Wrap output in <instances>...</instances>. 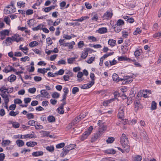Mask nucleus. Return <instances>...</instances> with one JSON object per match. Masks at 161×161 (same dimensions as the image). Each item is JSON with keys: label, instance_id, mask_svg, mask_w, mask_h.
<instances>
[{"label": "nucleus", "instance_id": "nucleus-30", "mask_svg": "<svg viewBox=\"0 0 161 161\" xmlns=\"http://www.w3.org/2000/svg\"><path fill=\"white\" fill-rule=\"evenodd\" d=\"M156 108L157 103L154 101H153L152 103L151 109V110H155Z\"/></svg>", "mask_w": 161, "mask_h": 161}, {"label": "nucleus", "instance_id": "nucleus-50", "mask_svg": "<svg viewBox=\"0 0 161 161\" xmlns=\"http://www.w3.org/2000/svg\"><path fill=\"white\" fill-rule=\"evenodd\" d=\"M84 45V42L82 41H80L78 43V46L79 48H82L83 47V46Z\"/></svg>", "mask_w": 161, "mask_h": 161}, {"label": "nucleus", "instance_id": "nucleus-5", "mask_svg": "<svg viewBox=\"0 0 161 161\" xmlns=\"http://www.w3.org/2000/svg\"><path fill=\"white\" fill-rule=\"evenodd\" d=\"M16 69L13 68L11 66L8 65L5 67V69L3 70V72L7 73L11 71H13L14 72H16Z\"/></svg>", "mask_w": 161, "mask_h": 161}, {"label": "nucleus", "instance_id": "nucleus-32", "mask_svg": "<svg viewBox=\"0 0 161 161\" xmlns=\"http://www.w3.org/2000/svg\"><path fill=\"white\" fill-rule=\"evenodd\" d=\"M77 58L76 57H74V58H69L68 59V63L69 64H72L73 63V62L75 61V59H76Z\"/></svg>", "mask_w": 161, "mask_h": 161}, {"label": "nucleus", "instance_id": "nucleus-48", "mask_svg": "<svg viewBox=\"0 0 161 161\" xmlns=\"http://www.w3.org/2000/svg\"><path fill=\"white\" fill-rule=\"evenodd\" d=\"M88 39L89 40H91L92 42H95L97 41V40L96 38L93 36H89Z\"/></svg>", "mask_w": 161, "mask_h": 161}, {"label": "nucleus", "instance_id": "nucleus-52", "mask_svg": "<svg viewBox=\"0 0 161 161\" xmlns=\"http://www.w3.org/2000/svg\"><path fill=\"white\" fill-rule=\"evenodd\" d=\"M35 126L36 129H42L43 128V126L42 125H40L38 124H36Z\"/></svg>", "mask_w": 161, "mask_h": 161}, {"label": "nucleus", "instance_id": "nucleus-4", "mask_svg": "<svg viewBox=\"0 0 161 161\" xmlns=\"http://www.w3.org/2000/svg\"><path fill=\"white\" fill-rule=\"evenodd\" d=\"M103 130L101 129H99L98 132L94 134V135L91 139L92 142H94L97 140L102 135L103 132Z\"/></svg>", "mask_w": 161, "mask_h": 161}, {"label": "nucleus", "instance_id": "nucleus-64", "mask_svg": "<svg viewBox=\"0 0 161 161\" xmlns=\"http://www.w3.org/2000/svg\"><path fill=\"white\" fill-rule=\"evenodd\" d=\"M46 41L47 43L49 45H51L53 43L51 38L49 37H48L46 39Z\"/></svg>", "mask_w": 161, "mask_h": 161}, {"label": "nucleus", "instance_id": "nucleus-24", "mask_svg": "<svg viewBox=\"0 0 161 161\" xmlns=\"http://www.w3.org/2000/svg\"><path fill=\"white\" fill-rule=\"evenodd\" d=\"M47 120L49 122H53L55 121V118L53 116H49L47 117Z\"/></svg>", "mask_w": 161, "mask_h": 161}, {"label": "nucleus", "instance_id": "nucleus-12", "mask_svg": "<svg viewBox=\"0 0 161 161\" xmlns=\"http://www.w3.org/2000/svg\"><path fill=\"white\" fill-rule=\"evenodd\" d=\"M123 18L126 21L130 23H132L134 22L133 18L130 16H125Z\"/></svg>", "mask_w": 161, "mask_h": 161}, {"label": "nucleus", "instance_id": "nucleus-23", "mask_svg": "<svg viewBox=\"0 0 161 161\" xmlns=\"http://www.w3.org/2000/svg\"><path fill=\"white\" fill-rule=\"evenodd\" d=\"M105 153L108 154H114L116 151L113 149H110L105 150Z\"/></svg>", "mask_w": 161, "mask_h": 161}, {"label": "nucleus", "instance_id": "nucleus-7", "mask_svg": "<svg viewBox=\"0 0 161 161\" xmlns=\"http://www.w3.org/2000/svg\"><path fill=\"white\" fill-rule=\"evenodd\" d=\"M43 152L42 151H38L32 153V155L33 157H38L43 155Z\"/></svg>", "mask_w": 161, "mask_h": 161}, {"label": "nucleus", "instance_id": "nucleus-44", "mask_svg": "<svg viewBox=\"0 0 161 161\" xmlns=\"http://www.w3.org/2000/svg\"><path fill=\"white\" fill-rule=\"evenodd\" d=\"M27 118L29 119H33L34 117V116L32 113H28L26 115Z\"/></svg>", "mask_w": 161, "mask_h": 161}, {"label": "nucleus", "instance_id": "nucleus-9", "mask_svg": "<svg viewBox=\"0 0 161 161\" xmlns=\"http://www.w3.org/2000/svg\"><path fill=\"white\" fill-rule=\"evenodd\" d=\"M118 59L119 61H128L129 60H130V58H127L125 56H121L118 58Z\"/></svg>", "mask_w": 161, "mask_h": 161}, {"label": "nucleus", "instance_id": "nucleus-28", "mask_svg": "<svg viewBox=\"0 0 161 161\" xmlns=\"http://www.w3.org/2000/svg\"><path fill=\"white\" fill-rule=\"evenodd\" d=\"M124 112L119 111L118 114V117L119 119L123 120V118H124Z\"/></svg>", "mask_w": 161, "mask_h": 161}, {"label": "nucleus", "instance_id": "nucleus-59", "mask_svg": "<svg viewBox=\"0 0 161 161\" xmlns=\"http://www.w3.org/2000/svg\"><path fill=\"white\" fill-rule=\"evenodd\" d=\"M31 100V98L30 97L26 98L24 99V101L25 103L27 104L29 103Z\"/></svg>", "mask_w": 161, "mask_h": 161}, {"label": "nucleus", "instance_id": "nucleus-49", "mask_svg": "<svg viewBox=\"0 0 161 161\" xmlns=\"http://www.w3.org/2000/svg\"><path fill=\"white\" fill-rule=\"evenodd\" d=\"M33 13V11L32 9H29L27 10L25 13L27 15H29L32 14Z\"/></svg>", "mask_w": 161, "mask_h": 161}, {"label": "nucleus", "instance_id": "nucleus-20", "mask_svg": "<svg viewBox=\"0 0 161 161\" xmlns=\"http://www.w3.org/2000/svg\"><path fill=\"white\" fill-rule=\"evenodd\" d=\"M16 143L18 147H21L24 145V142L21 140H18L16 141Z\"/></svg>", "mask_w": 161, "mask_h": 161}, {"label": "nucleus", "instance_id": "nucleus-29", "mask_svg": "<svg viewBox=\"0 0 161 161\" xmlns=\"http://www.w3.org/2000/svg\"><path fill=\"white\" fill-rule=\"evenodd\" d=\"M42 132L43 133L42 135L43 137H48L49 136L50 137H52V135H49L50 133L49 132L46 131H42Z\"/></svg>", "mask_w": 161, "mask_h": 161}, {"label": "nucleus", "instance_id": "nucleus-6", "mask_svg": "<svg viewBox=\"0 0 161 161\" xmlns=\"http://www.w3.org/2000/svg\"><path fill=\"white\" fill-rule=\"evenodd\" d=\"M113 14L112 12H110L109 11H107L102 16V17L104 19H110Z\"/></svg>", "mask_w": 161, "mask_h": 161}, {"label": "nucleus", "instance_id": "nucleus-10", "mask_svg": "<svg viewBox=\"0 0 161 161\" xmlns=\"http://www.w3.org/2000/svg\"><path fill=\"white\" fill-rule=\"evenodd\" d=\"M113 28H114V31L117 33L119 32L122 29L121 26L116 25V24L113 26Z\"/></svg>", "mask_w": 161, "mask_h": 161}, {"label": "nucleus", "instance_id": "nucleus-2", "mask_svg": "<svg viewBox=\"0 0 161 161\" xmlns=\"http://www.w3.org/2000/svg\"><path fill=\"white\" fill-rule=\"evenodd\" d=\"M23 38L20 37L19 35L18 34H14L11 37H8L6 40V43L9 44L12 43L14 41H15L17 42H18L20 41H23Z\"/></svg>", "mask_w": 161, "mask_h": 161}, {"label": "nucleus", "instance_id": "nucleus-25", "mask_svg": "<svg viewBox=\"0 0 161 161\" xmlns=\"http://www.w3.org/2000/svg\"><path fill=\"white\" fill-rule=\"evenodd\" d=\"M10 4L11 6L10 9L11 11V13H14L16 11V8L14 6V2L12 1H11Z\"/></svg>", "mask_w": 161, "mask_h": 161}, {"label": "nucleus", "instance_id": "nucleus-38", "mask_svg": "<svg viewBox=\"0 0 161 161\" xmlns=\"http://www.w3.org/2000/svg\"><path fill=\"white\" fill-rule=\"evenodd\" d=\"M79 91V89L76 87H74L72 90V93L73 94H75L76 92Z\"/></svg>", "mask_w": 161, "mask_h": 161}, {"label": "nucleus", "instance_id": "nucleus-15", "mask_svg": "<svg viewBox=\"0 0 161 161\" xmlns=\"http://www.w3.org/2000/svg\"><path fill=\"white\" fill-rule=\"evenodd\" d=\"M108 44L112 47L114 46L116 44V41L113 39H109L108 41Z\"/></svg>", "mask_w": 161, "mask_h": 161}, {"label": "nucleus", "instance_id": "nucleus-33", "mask_svg": "<svg viewBox=\"0 0 161 161\" xmlns=\"http://www.w3.org/2000/svg\"><path fill=\"white\" fill-rule=\"evenodd\" d=\"M116 25L121 26V25H123L124 24V21L122 19H119L116 24Z\"/></svg>", "mask_w": 161, "mask_h": 161}, {"label": "nucleus", "instance_id": "nucleus-58", "mask_svg": "<svg viewBox=\"0 0 161 161\" xmlns=\"http://www.w3.org/2000/svg\"><path fill=\"white\" fill-rule=\"evenodd\" d=\"M62 102H63V103L61 104V106L57 108L58 110H59L60 109H62L63 107H64V106L66 103V101H64Z\"/></svg>", "mask_w": 161, "mask_h": 161}, {"label": "nucleus", "instance_id": "nucleus-26", "mask_svg": "<svg viewBox=\"0 0 161 161\" xmlns=\"http://www.w3.org/2000/svg\"><path fill=\"white\" fill-rule=\"evenodd\" d=\"M11 122L13 127L15 128H18L19 127L20 125L18 122L14 121H11Z\"/></svg>", "mask_w": 161, "mask_h": 161}, {"label": "nucleus", "instance_id": "nucleus-42", "mask_svg": "<svg viewBox=\"0 0 161 161\" xmlns=\"http://www.w3.org/2000/svg\"><path fill=\"white\" fill-rule=\"evenodd\" d=\"M46 149L47 150L50 152H52L54 150V147L53 146H47Z\"/></svg>", "mask_w": 161, "mask_h": 161}, {"label": "nucleus", "instance_id": "nucleus-55", "mask_svg": "<svg viewBox=\"0 0 161 161\" xmlns=\"http://www.w3.org/2000/svg\"><path fill=\"white\" fill-rule=\"evenodd\" d=\"M122 36L123 37L126 38L128 36V34L127 32L124 31H123L122 33Z\"/></svg>", "mask_w": 161, "mask_h": 161}, {"label": "nucleus", "instance_id": "nucleus-61", "mask_svg": "<svg viewBox=\"0 0 161 161\" xmlns=\"http://www.w3.org/2000/svg\"><path fill=\"white\" fill-rule=\"evenodd\" d=\"M81 117L80 116L76 117V118H75V119L73 120V121L72 122H73L74 123V124L75 125V124H76L79 122V121H78V120Z\"/></svg>", "mask_w": 161, "mask_h": 161}, {"label": "nucleus", "instance_id": "nucleus-40", "mask_svg": "<svg viewBox=\"0 0 161 161\" xmlns=\"http://www.w3.org/2000/svg\"><path fill=\"white\" fill-rule=\"evenodd\" d=\"M64 73V70L63 69H60L58 72L55 73L54 74L57 75H63Z\"/></svg>", "mask_w": 161, "mask_h": 161}, {"label": "nucleus", "instance_id": "nucleus-45", "mask_svg": "<svg viewBox=\"0 0 161 161\" xmlns=\"http://www.w3.org/2000/svg\"><path fill=\"white\" fill-rule=\"evenodd\" d=\"M10 79L9 80H10V81H15L16 79V76L14 75H11L10 76Z\"/></svg>", "mask_w": 161, "mask_h": 161}, {"label": "nucleus", "instance_id": "nucleus-46", "mask_svg": "<svg viewBox=\"0 0 161 161\" xmlns=\"http://www.w3.org/2000/svg\"><path fill=\"white\" fill-rule=\"evenodd\" d=\"M63 45V46L64 47L68 46L69 48L70 49H71L73 47V46L71 44H70V43H64Z\"/></svg>", "mask_w": 161, "mask_h": 161}, {"label": "nucleus", "instance_id": "nucleus-22", "mask_svg": "<svg viewBox=\"0 0 161 161\" xmlns=\"http://www.w3.org/2000/svg\"><path fill=\"white\" fill-rule=\"evenodd\" d=\"M43 26L44 25H43L40 24L37 26L33 28L32 29L33 31H37L39 30H42Z\"/></svg>", "mask_w": 161, "mask_h": 161}, {"label": "nucleus", "instance_id": "nucleus-13", "mask_svg": "<svg viewBox=\"0 0 161 161\" xmlns=\"http://www.w3.org/2000/svg\"><path fill=\"white\" fill-rule=\"evenodd\" d=\"M132 158V161H141L142 159V157L139 155L133 156Z\"/></svg>", "mask_w": 161, "mask_h": 161}, {"label": "nucleus", "instance_id": "nucleus-43", "mask_svg": "<svg viewBox=\"0 0 161 161\" xmlns=\"http://www.w3.org/2000/svg\"><path fill=\"white\" fill-rule=\"evenodd\" d=\"M141 32L142 31L139 28H136L135 31L133 32V34L134 35H136L137 34L141 33Z\"/></svg>", "mask_w": 161, "mask_h": 161}, {"label": "nucleus", "instance_id": "nucleus-16", "mask_svg": "<svg viewBox=\"0 0 161 161\" xmlns=\"http://www.w3.org/2000/svg\"><path fill=\"white\" fill-rule=\"evenodd\" d=\"M9 31L8 30H5L0 32V34L1 36H8Z\"/></svg>", "mask_w": 161, "mask_h": 161}, {"label": "nucleus", "instance_id": "nucleus-41", "mask_svg": "<svg viewBox=\"0 0 161 161\" xmlns=\"http://www.w3.org/2000/svg\"><path fill=\"white\" fill-rule=\"evenodd\" d=\"M25 3L23 2H18L17 3V5L20 6V8L21 7L24 8L25 6Z\"/></svg>", "mask_w": 161, "mask_h": 161}, {"label": "nucleus", "instance_id": "nucleus-18", "mask_svg": "<svg viewBox=\"0 0 161 161\" xmlns=\"http://www.w3.org/2000/svg\"><path fill=\"white\" fill-rule=\"evenodd\" d=\"M11 143V141L8 140H3L2 142V146L3 147H5Z\"/></svg>", "mask_w": 161, "mask_h": 161}, {"label": "nucleus", "instance_id": "nucleus-51", "mask_svg": "<svg viewBox=\"0 0 161 161\" xmlns=\"http://www.w3.org/2000/svg\"><path fill=\"white\" fill-rule=\"evenodd\" d=\"M36 89L35 87L29 88L28 90L29 92L31 93H34L36 91Z\"/></svg>", "mask_w": 161, "mask_h": 161}, {"label": "nucleus", "instance_id": "nucleus-14", "mask_svg": "<svg viewBox=\"0 0 161 161\" xmlns=\"http://www.w3.org/2000/svg\"><path fill=\"white\" fill-rule=\"evenodd\" d=\"M98 33L100 34H103L107 32V29L106 27H102L99 28L98 30Z\"/></svg>", "mask_w": 161, "mask_h": 161}, {"label": "nucleus", "instance_id": "nucleus-57", "mask_svg": "<svg viewBox=\"0 0 161 161\" xmlns=\"http://www.w3.org/2000/svg\"><path fill=\"white\" fill-rule=\"evenodd\" d=\"M34 80L36 81H39L42 80V78L40 76H36L34 78Z\"/></svg>", "mask_w": 161, "mask_h": 161}, {"label": "nucleus", "instance_id": "nucleus-54", "mask_svg": "<svg viewBox=\"0 0 161 161\" xmlns=\"http://www.w3.org/2000/svg\"><path fill=\"white\" fill-rule=\"evenodd\" d=\"M94 82L93 81H91L90 83H88L86 84V86L87 87L86 88H88L91 87L94 84Z\"/></svg>", "mask_w": 161, "mask_h": 161}, {"label": "nucleus", "instance_id": "nucleus-17", "mask_svg": "<svg viewBox=\"0 0 161 161\" xmlns=\"http://www.w3.org/2000/svg\"><path fill=\"white\" fill-rule=\"evenodd\" d=\"M140 103L138 100H136L134 102L135 110L136 111L138 110L140 107Z\"/></svg>", "mask_w": 161, "mask_h": 161}, {"label": "nucleus", "instance_id": "nucleus-56", "mask_svg": "<svg viewBox=\"0 0 161 161\" xmlns=\"http://www.w3.org/2000/svg\"><path fill=\"white\" fill-rule=\"evenodd\" d=\"M5 157V155L3 153H0V161H3Z\"/></svg>", "mask_w": 161, "mask_h": 161}, {"label": "nucleus", "instance_id": "nucleus-35", "mask_svg": "<svg viewBox=\"0 0 161 161\" xmlns=\"http://www.w3.org/2000/svg\"><path fill=\"white\" fill-rule=\"evenodd\" d=\"M46 70L45 68H39L38 69L37 72L39 73L44 74L45 73H46Z\"/></svg>", "mask_w": 161, "mask_h": 161}, {"label": "nucleus", "instance_id": "nucleus-1", "mask_svg": "<svg viewBox=\"0 0 161 161\" xmlns=\"http://www.w3.org/2000/svg\"><path fill=\"white\" fill-rule=\"evenodd\" d=\"M120 142L122 147L125 148V152L128 153L130 150V146L128 138L125 134H122L120 138Z\"/></svg>", "mask_w": 161, "mask_h": 161}, {"label": "nucleus", "instance_id": "nucleus-47", "mask_svg": "<svg viewBox=\"0 0 161 161\" xmlns=\"http://www.w3.org/2000/svg\"><path fill=\"white\" fill-rule=\"evenodd\" d=\"M114 53V52H112L110 53L105 54L101 57L103 59H105L106 58L108 57V56L112 55Z\"/></svg>", "mask_w": 161, "mask_h": 161}, {"label": "nucleus", "instance_id": "nucleus-37", "mask_svg": "<svg viewBox=\"0 0 161 161\" xmlns=\"http://www.w3.org/2000/svg\"><path fill=\"white\" fill-rule=\"evenodd\" d=\"M52 96L53 98H57L59 97L60 94L56 92H54L52 94Z\"/></svg>", "mask_w": 161, "mask_h": 161}, {"label": "nucleus", "instance_id": "nucleus-27", "mask_svg": "<svg viewBox=\"0 0 161 161\" xmlns=\"http://www.w3.org/2000/svg\"><path fill=\"white\" fill-rule=\"evenodd\" d=\"M55 7V6L53 5L49 7L46 8L44 9V11L46 12H48L52 9H54Z\"/></svg>", "mask_w": 161, "mask_h": 161}, {"label": "nucleus", "instance_id": "nucleus-31", "mask_svg": "<svg viewBox=\"0 0 161 161\" xmlns=\"http://www.w3.org/2000/svg\"><path fill=\"white\" fill-rule=\"evenodd\" d=\"M114 141V138L113 137H109L106 140L107 143H111Z\"/></svg>", "mask_w": 161, "mask_h": 161}, {"label": "nucleus", "instance_id": "nucleus-11", "mask_svg": "<svg viewBox=\"0 0 161 161\" xmlns=\"http://www.w3.org/2000/svg\"><path fill=\"white\" fill-rule=\"evenodd\" d=\"M113 80L115 82H118L121 81L120 79L121 78L119 77L118 75L116 73H114L112 76Z\"/></svg>", "mask_w": 161, "mask_h": 161}, {"label": "nucleus", "instance_id": "nucleus-19", "mask_svg": "<svg viewBox=\"0 0 161 161\" xmlns=\"http://www.w3.org/2000/svg\"><path fill=\"white\" fill-rule=\"evenodd\" d=\"M37 144V143L35 142H27L26 145L28 147H33Z\"/></svg>", "mask_w": 161, "mask_h": 161}, {"label": "nucleus", "instance_id": "nucleus-3", "mask_svg": "<svg viewBox=\"0 0 161 161\" xmlns=\"http://www.w3.org/2000/svg\"><path fill=\"white\" fill-rule=\"evenodd\" d=\"M8 88H7L3 86L0 88V91L2 92L0 95L3 98L4 100L5 99H9L8 98V96L10 97V95H8Z\"/></svg>", "mask_w": 161, "mask_h": 161}, {"label": "nucleus", "instance_id": "nucleus-53", "mask_svg": "<svg viewBox=\"0 0 161 161\" xmlns=\"http://www.w3.org/2000/svg\"><path fill=\"white\" fill-rule=\"evenodd\" d=\"M35 121L34 120H30L28 122V124L29 125L35 126Z\"/></svg>", "mask_w": 161, "mask_h": 161}, {"label": "nucleus", "instance_id": "nucleus-60", "mask_svg": "<svg viewBox=\"0 0 161 161\" xmlns=\"http://www.w3.org/2000/svg\"><path fill=\"white\" fill-rule=\"evenodd\" d=\"M14 103L15 104H20L22 103V101L20 99H14Z\"/></svg>", "mask_w": 161, "mask_h": 161}, {"label": "nucleus", "instance_id": "nucleus-8", "mask_svg": "<svg viewBox=\"0 0 161 161\" xmlns=\"http://www.w3.org/2000/svg\"><path fill=\"white\" fill-rule=\"evenodd\" d=\"M40 92L42 97L47 98L48 97L49 94L46 91V90H41Z\"/></svg>", "mask_w": 161, "mask_h": 161}, {"label": "nucleus", "instance_id": "nucleus-62", "mask_svg": "<svg viewBox=\"0 0 161 161\" xmlns=\"http://www.w3.org/2000/svg\"><path fill=\"white\" fill-rule=\"evenodd\" d=\"M63 91L64 92V94L67 95L69 91L68 88L67 87H65L64 88Z\"/></svg>", "mask_w": 161, "mask_h": 161}, {"label": "nucleus", "instance_id": "nucleus-39", "mask_svg": "<svg viewBox=\"0 0 161 161\" xmlns=\"http://www.w3.org/2000/svg\"><path fill=\"white\" fill-rule=\"evenodd\" d=\"M88 51H85L84 53H83L81 56V58L85 59L87 57L88 54Z\"/></svg>", "mask_w": 161, "mask_h": 161}, {"label": "nucleus", "instance_id": "nucleus-63", "mask_svg": "<svg viewBox=\"0 0 161 161\" xmlns=\"http://www.w3.org/2000/svg\"><path fill=\"white\" fill-rule=\"evenodd\" d=\"M85 5L86 7V8L89 9H91L92 8V6L91 5V4H90L88 3H87V2L85 3Z\"/></svg>", "mask_w": 161, "mask_h": 161}, {"label": "nucleus", "instance_id": "nucleus-34", "mask_svg": "<svg viewBox=\"0 0 161 161\" xmlns=\"http://www.w3.org/2000/svg\"><path fill=\"white\" fill-rule=\"evenodd\" d=\"M38 42H36V41H33L32 42H31L29 43V46L31 47H33L35 46H36V45H38Z\"/></svg>", "mask_w": 161, "mask_h": 161}, {"label": "nucleus", "instance_id": "nucleus-36", "mask_svg": "<svg viewBox=\"0 0 161 161\" xmlns=\"http://www.w3.org/2000/svg\"><path fill=\"white\" fill-rule=\"evenodd\" d=\"M65 145V144L64 142L58 144L56 145V147L57 148H60L64 147Z\"/></svg>", "mask_w": 161, "mask_h": 161}, {"label": "nucleus", "instance_id": "nucleus-21", "mask_svg": "<svg viewBox=\"0 0 161 161\" xmlns=\"http://www.w3.org/2000/svg\"><path fill=\"white\" fill-rule=\"evenodd\" d=\"M76 146L75 144H70L65 146V147L69 151L70 150L74 149Z\"/></svg>", "mask_w": 161, "mask_h": 161}]
</instances>
